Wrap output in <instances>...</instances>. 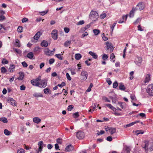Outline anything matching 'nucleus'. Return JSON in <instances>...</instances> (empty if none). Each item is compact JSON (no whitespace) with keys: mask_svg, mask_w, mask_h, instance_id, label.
<instances>
[{"mask_svg":"<svg viewBox=\"0 0 153 153\" xmlns=\"http://www.w3.org/2000/svg\"><path fill=\"white\" fill-rule=\"evenodd\" d=\"M98 17V14L97 12L94 11H91L89 15V18L91 20L95 21L97 19Z\"/></svg>","mask_w":153,"mask_h":153,"instance_id":"nucleus-1","label":"nucleus"},{"mask_svg":"<svg viewBox=\"0 0 153 153\" xmlns=\"http://www.w3.org/2000/svg\"><path fill=\"white\" fill-rule=\"evenodd\" d=\"M48 80L46 79L41 80L39 83L38 87L41 88H45L47 85Z\"/></svg>","mask_w":153,"mask_h":153,"instance_id":"nucleus-2","label":"nucleus"},{"mask_svg":"<svg viewBox=\"0 0 153 153\" xmlns=\"http://www.w3.org/2000/svg\"><path fill=\"white\" fill-rule=\"evenodd\" d=\"M80 75V79L82 81H85L88 78V73L85 71H82Z\"/></svg>","mask_w":153,"mask_h":153,"instance_id":"nucleus-3","label":"nucleus"},{"mask_svg":"<svg viewBox=\"0 0 153 153\" xmlns=\"http://www.w3.org/2000/svg\"><path fill=\"white\" fill-rule=\"evenodd\" d=\"M106 46L105 47L106 50H108L110 52L113 51L114 48L112 44L108 42H107L105 43Z\"/></svg>","mask_w":153,"mask_h":153,"instance_id":"nucleus-4","label":"nucleus"},{"mask_svg":"<svg viewBox=\"0 0 153 153\" xmlns=\"http://www.w3.org/2000/svg\"><path fill=\"white\" fill-rule=\"evenodd\" d=\"M153 84L149 85L146 89V91L149 95L153 96Z\"/></svg>","mask_w":153,"mask_h":153,"instance_id":"nucleus-5","label":"nucleus"},{"mask_svg":"<svg viewBox=\"0 0 153 153\" xmlns=\"http://www.w3.org/2000/svg\"><path fill=\"white\" fill-rule=\"evenodd\" d=\"M145 7V4L142 2L139 3L136 6L135 8L136 10H143Z\"/></svg>","mask_w":153,"mask_h":153,"instance_id":"nucleus-6","label":"nucleus"},{"mask_svg":"<svg viewBox=\"0 0 153 153\" xmlns=\"http://www.w3.org/2000/svg\"><path fill=\"white\" fill-rule=\"evenodd\" d=\"M151 143L148 141H145L142 143V147L145 149L146 150H149L150 144Z\"/></svg>","mask_w":153,"mask_h":153,"instance_id":"nucleus-7","label":"nucleus"},{"mask_svg":"<svg viewBox=\"0 0 153 153\" xmlns=\"http://www.w3.org/2000/svg\"><path fill=\"white\" fill-rule=\"evenodd\" d=\"M76 136L79 139H82L85 137V134L84 132L79 131L76 132Z\"/></svg>","mask_w":153,"mask_h":153,"instance_id":"nucleus-8","label":"nucleus"},{"mask_svg":"<svg viewBox=\"0 0 153 153\" xmlns=\"http://www.w3.org/2000/svg\"><path fill=\"white\" fill-rule=\"evenodd\" d=\"M131 147L125 146H124L123 148L122 152L123 153H130V151L131 150Z\"/></svg>","mask_w":153,"mask_h":153,"instance_id":"nucleus-9","label":"nucleus"},{"mask_svg":"<svg viewBox=\"0 0 153 153\" xmlns=\"http://www.w3.org/2000/svg\"><path fill=\"white\" fill-rule=\"evenodd\" d=\"M40 80V78H37L35 79L32 80L31 82L33 85L38 87L39 81Z\"/></svg>","mask_w":153,"mask_h":153,"instance_id":"nucleus-10","label":"nucleus"},{"mask_svg":"<svg viewBox=\"0 0 153 153\" xmlns=\"http://www.w3.org/2000/svg\"><path fill=\"white\" fill-rule=\"evenodd\" d=\"M57 30L56 29L53 30L52 32V37L54 40H56L57 39Z\"/></svg>","mask_w":153,"mask_h":153,"instance_id":"nucleus-11","label":"nucleus"},{"mask_svg":"<svg viewBox=\"0 0 153 153\" xmlns=\"http://www.w3.org/2000/svg\"><path fill=\"white\" fill-rule=\"evenodd\" d=\"M7 100L8 102H10L11 104L13 106H16V101L13 100L12 98H9Z\"/></svg>","mask_w":153,"mask_h":153,"instance_id":"nucleus-12","label":"nucleus"},{"mask_svg":"<svg viewBox=\"0 0 153 153\" xmlns=\"http://www.w3.org/2000/svg\"><path fill=\"white\" fill-rule=\"evenodd\" d=\"M53 51H51L47 48L44 51V53L45 54L48 56H51L53 55Z\"/></svg>","mask_w":153,"mask_h":153,"instance_id":"nucleus-13","label":"nucleus"},{"mask_svg":"<svg viewBox=\"0 0 153 153\" xmlns=\"http://www.w3.org/2000/svg\"><path fill=\"white\" fill-rule=\"evenodd\" d=\"M118 105L123 109L126 108V105L124 102H118Z\"/></svg>","mask_w":153,"mask_h":153,"instance_id":"nucleus-14","label":"nucleus"},{"mask_svg":"<svg viewBox=\"0 0 153 153\" xmlns=\"http://www.w3.org/2000/svg\"><path fill=\"white\" fill-rule=\"evenodd\" d=\"M67 152H70L74 150V147L71 145H68L65 149Z\"/></svg>","mask_w":153,"mask_h":153,"instance_id":"nucleus-15","label":"nucleus"},{"mask_svg":"<svg viewBox=\"0 0 153 153\" xmlns=\"http://www.w3.org/2000/svg\"><path fill=\"white\" fill-rule=\"evenodd\" d=\"M42 35V33L40 32H38L35 35L33 38L34 39L37 40L39 38L40 36Z\"/></svg>","mask_w":153,"mask_h":153,"instance_id":"nucleus-16","label":"nucleus"},{"mask_svg":"<svg viewBox=\"0 0 153 153\" xmlns=\"http://www.w3.org/2000/svg\"><path fill=\"white\" fill-rule=\"evenodd\" d=\"M48 45V42L45 40H44L41 43V45L43 47H46Z\"/></svg>","mask_w":153,"mask_h":153,"instance_id":"nucleus-17","label":"nucleus"},{"mask_svg":"<svg viewBox=\"0 0 153 153\" xmlns=\"http://www.w3.org/2000/svg\"><path fill=\"white\" fill-rule=\"evenodd\" d=\"M150 80V75L147 74L146 75V78L144 80V82L146 83L149 82Z\"/></svg>","mask_w":153,"mask_h":153,"instance_id":"nucleus-18","label":"nucleus"},{"mask_svg":"<svg viewBox=\"0 0 153 153\" xmlns=\"http://www.w3.org/2000/svg\"><path fill=\"white\" fill-rule=\"evenodd\" d=\"M89 53L92 56L93 58L94 59H97L98 57V56L95 53H94L92 51H89Z\"/></svg>","mask_w":153,"mask_h":153,"instance_id":"nucleus-19","label":"nucleus"},{"mask_svg":"<svg viewBox=\"0 0 153 153\" xmlns=\"http://www.w3.org/2000/svg\"><path fill=\"white\" fill-rule=\"evenodd\" d=\"M116 129L115 128L109 127L108 128V131H109L111 134H112L116 132Z\"/></svg>","mask_w":153,"mask_h":153,"instance_id":"nucleus-20","label":"nucleus"},{"mask_svg":"<svg viewBox=\"0 0 153 153\" xmlns=\"http://www.w3.org/2000/svg\"><path fill=\"white\" fill-rule=\"evenodd\" d=\"M34 122L36 123H39L41 121V120L38 117H35L33 118Z\"/></svg>","mask_w":153,"mask_h":153,"instance_id":"nucleus-21","label":"nucleus"},{"mask_svg":"<svg viewBox=\"0 0 153 153\" xmlns=\"http://www.w3.org/2000/svg\"><path fill=\"white\" fill-rule=\"evenodd\" d=\"M34 55L33 53L32 52H30L29 53H28L27 54V56L28 58L30 59H34L33 58V57Z\"/></svg>","mask_w":153,"mask_h":153,"instance_id":"nucleus-22","label":"nucleus"},{"mask_svg":"<svg viewBox=\"0 0 153 153\" xmlns=\"http://www.w3.org/2000/svg\"><path fill=\"white\" fill-rule=\"evenodd\" d=\"M136 10L135 8L133 7L129 13V16L130 17H132L134 16V13L135 11Z\"/></svg>","mask_w":153,"mask_h":153,"instance_id":"nucleus-23","label":"nucleus"},{"mask_svg":"<svg viewBox=\"0 0 153 153\" xmlns=\"http://www.w3.org/2000/svg\"><path fill=\"white\" fill-rule=\"evenodd\" d=\"M19 76L18 77V79L19 80H22L24 77V75L23 72L19 73Z\"/></svg>","mask_w":153,"mask_h":153,"instance_id":"nucleus-24","label":"nucleus"},{"mask_svg":"<svg viewBox=\"0 0 153 153\" xmlns=\"http://www.w3.org/2000/svg\"><path fill=\"white\" fill-rule=\"evenodd\" d=\"M15 45L16 46L19 47L21 46L20 41L17 39L15 40Z\"/></svg>","mask_w":153,"mask_h":153,"instance_id":"nucleus-25","label":"nucleus"},{"mask_svg":"<svg viewBox=\"0 0 153 153\" xmlns=\"http://www.w3.org/2000/svg\"><path fill=\"white\" fill-rule=\"evenodd\" d=\"M119 89L121 90H124L126 88L124 85L122 83H119Z\"/></svg>","mask_w":153,"mask_h":153,"instance_id":"nucleus-26","label":"nucleus"},{"mask_svg":"<svg viewBox=\"0 0 153 153\" xmlns=\"http://www.w3.org/2000/svg\"><path fill=\"white\" fill-rule=\"evenodd\" d=\"M82 57V55L79 53H76L75 54V58L77 60L80 59Z\"/></svg>","mask_w":153,"mask_h":153,"instance_id":"nucleus-27","label":"nucleus"},{"mask_svg":"<svg viewBox=\"0 0 153 153\" xmlns=\"http://www.w3.org/2000/svg\"><path fill=\"white\" fill-rule=\"evenodd\" d=\"M71 43V41L67 40L65 42L64 45L65 47H67L70 45Z\"/></svg>","mask_w":153,"mask_h":153,"instance_id":"nucleus-28","label":"nucleus"},{"mask_svg":"<svg viewBox=\"0 0 153 153\" xmlns=\"http://www.w3.org/2000/svg\"><path fill=\"white\" fill-rule=\"evenodd\" d=\"M0 121L3 122L4 123H6L7 122V120L6 117H1L0 118Z\"/></svg>","mask_w":153,"mask_h":153,"instance_id":"nucleus-29","label":"nucleus"},{"mask_svg":"<svg viewBox=\"0 0 153 153\" xmlns=\"http://www.w3.org/2000/svg\"><path fill=\"white\" fill-rule=\"evenodd\" d=\"M55 56L56 57L60 60H62L63 59V57L61 56V54H55Z\"/></svg>","mask_w":153,"mask_h":153,"instance_id":"nucleus-30","label":"nucleus"},{"mask_svg":"<svg viewBox=\"0 0 153 153\" xmlns=\"http://www.w3.org/2000/svg\"><path fill=\"white\" fill-rule=\"evenodd\" d=\"M93 31L94 35L96 36L98 35L100 33V30L98 29H94Z\"/></svg>","mask_w":153,"mask_h":153,"instance_id":"nucleus-31","label":"nucleus"},{"mask_svg":"<svg viewBox=\"0 0 153 153\" xmlns=\"http://www.w3.org/2000/svg\"><path fill=\"white\" fill-rule=\"evenodd\" d=\"M4 133L6 135H9L11 134V132L7 129H5L4 130Z\"/></svg>","mask_w":153,"mask_h":153,"instance_id":"nucleus-32","label":"nucleus"},{"mask_svg":"<svg viewBox=\"0 0 153 153\" xmlns=\"http://www.w3.org/2000/svg\"><path fill=\"white\" fill-rule=\"evenodd\" d=\"M15 66L14 65H11L10 67V71L11 72H13L15 69Z\"/></svg>","mask_w":153,"mask_h":153,"instance_id":"nucleus-33","label":"nucleus"},{"mask_svg":"<svg viewBox=\"0 0 153 153\" xmlns=\"http://www.w3.org/2000/svg\"><path fill=\"white\" fill-rule=\"evenodd\" d=\"M50 91V89L48 88H45L44 89V92L45 94L49 93Z\"/></svg>","mask_w":153,"mask_h":153,"instance_id":"nucleus-34","label":"nucleus"},{"mask_svg":"<svg viewBox=\"0 0 153 153\" xmlns=\"http://www.w3.org/2000/svg\"><path fill=\"white\" fill-rule=\"evenodd\" d=\"M135 132L137 135L140 134H143L144 133V132L141 130H137L135 131Z\"/></svg>","mask_w":153,"mask_h":153,"instance_id":"nucleus-35","label":"nucleus"},{"mask_svg":"<svg viewBox=\"0 0 153 153\" xmlns=\"http://www.w3.org/2000/svg\"><path fill=\"white\" fill-rule=\"evenodd\" d=\"M138 60L136 61L135 62L137 64H138L141 63L142 61V59L141 57H138L137 58Z\"/></svg>","mask_w":153,"mask_h":153,"instance_id":"nucleus-36","label":"nucleus"},{"mask_svg":"<svg viewBox=\"0 0 153 153\" xmlns=\"http://www.w3.org/2000/svg\"><path fill=\"white\" fill-rule=\"evenodd\" d=\"M1 73L3 74L6 73L7 71V70L4 67H2L1 68Z\"/></svg>","mask_w":153,"mask_h":153,"instance_id":"nucleus-37","label":"nucleus"},{"mask_svg":"<svg viewBox=\"0 0 153 153\" xmlns=\"http://www.w3.org/2000/svg\"><path fill=\"white\" fill-rule=\"evenodd\" d=\"M73 115L74 118H76L79 116V112H76L75 113L73 114Z\"/></svg>","mask_w":153,"mask_h":153,"instance_id":"nucleus-38","label":"nucleus"},{"mask_svg":"<svg viewBox=\"0 0 153 153\" xmlns=\"http://www.w3.org/2000/svg\"><path fill=\"white\" fill-rule=\"evenodd\" d=\"M93 86V84L92 83H91L90 84V85L89 86L88 88L86 90V91L88 92H90L91 90V88Z\"/></svg>","mask_w":153,"mask_h":153,"instance_id":"nucleus-39","label":"nucleus"},{"mask_svg":"<svg viewBox=\"0 0 153 153\" xmlns=\"http://www.w3.org/2000/svg\"><path fill=\"white\" fill-rule=\"evenodd\" d=\"M102 39L104 41H106L108 39V38L105 36L104 33L102 34Z\"/></svg>","mask_w":153,"mask_h":153,"instance_id":"nucleus-40","label":"nucleus"},{"mask_svg":"<svg viewBox=\"0 0 153 153\" xmlns=\"http://www.w3.org/2000/svg\"><path fill=\"white\" fill-rule=\"evenodd\" d=\"M149 150L150 151H152L153 150V143H150V146L149 148Z\"/></svg>","mask_w":153,"mask_h":153,"instance_id":"nucleus-41","label":"nucleus"},{"mask_svg":"<svg viewBox=\"0 0 153 153\" xmlns=\"http://www.w3.org/2000/svg\"><path fill=\"white\" fill-rule=\"evenodd\" d=\"M22 26H19L17 29V31L19 33H22Z\"/></svg>","mask_w":153,"mask_h":153,"instance_id":"nucleus-42","label":"nucleus"},{"mask_svg":"<svg viewBox=\"0 0 153 153\" xmlns=\"http://www.w3.org/2000/svg\"><path fill=\"white\" fill-rule=\"evenodd\" d=\"M106 16V14L105 13H102L100 15V18L101 19H104Z\"/></svg>","mask_w":153,"mask_h":153,"instance_id":"nucleus-43","label":"nucleus"},{"mask_svg":"<svg viewBox=\"0 0 153 153\" xmlns=\"http://www.w3.org/2000/svg\"><path fill=\"white\" fill-rule=\"evenodd\" d=\"M118 83L117 81H115L113 84V87L114 88H116L118 86Z\"/></svg>","mask_w":153,"mask_h":153,"instance_id":"nucleus-44","label":"nucleus"},{"mask_svg":"<svg viewBox=\"0 0 153 153\" xmlns=\"http://www.w3.org/2000/svg\"><path fill=\"white\" fill-rule=\"evenodd\" d=\"M33 96L35 97H42L43 95L41 94L35 93L33 94Z\"/></svg>","mask_w":153,"mask_h":153,"instance_id":"nucleus-45","label":"nucleus"},{"mask_svg":"<svg viewBox=\"0 0 153 153\" xmlns=\"http://www.w3.org/2000/svg\"><path fill=\"white\" fill-rule=\"evenodd\" d=\"M95 109V107H94L93 106H91L90 108L89 111L92 113L94 111Z\"/></svg>","mask_w":153,"mask_h":153,"instance_id":"nucleus-46","label":"nucleus"},{"mask_svg":"<svg viewBox=\"0 0 153 153\" xmlns=\"http://www.w3.org/2000/svg\"><path fill=\"white\" fill-rule=\"evenodd\" d=\"M108 58V56L106 54H104L102 56V59L103 60H105Z\"/></svg>","mask_w":153,"mask_h":153,"instance_id":"nucleus-47","label":"nucleus"},{"mask_svg":"<svg viewBox=\"0 0 153 153\" xmlns=\"http://www.w3.org/2000/svg\"><path fill=\"white\" fill-rule=\"evenodd\" d=\"M102 100H104L105 102H110L111 101L107 98L106 97H104L102 98Z\"/></svg>","mask_w":153,"mask_h":153,"instance_id":"nucleus-48","label":"nucleus"},{"mask_svg":"<svg viewBox=\"0 0 153 153\" xmlns=\"http://www.w3.org/2000/svg\"><path fill=\"white\" fill-rule=\"evenodd\" d=\"M65 83L64 82H62L61 84H59L57 85V86H59L60 87L62 88L63 86H65Z\"/></svg>","mask_w":153,"mask_h":153,"instance_id":"nucleus-49","label":"nucleus"},{"mask_svg":"<svg viewBox=\"0 0 153 153\" xmlns=\"http://www.w3.org/2000/svg\"><path fill=\"white\" fill-rule=\"evenodd\" d=\"M17 153H25V150L23 149H20L18 150Z\"/></svg>","mask_w":153,"mask_h":153,"instance_id":"nucleus-50","label":"nucleus"},{"mask_svg":"<svg viewBox=\"0 0 153 153\" xmlns=\"http://www.w3.org/2000/svg\"><path fill=\"white\" fill-rule=\"evenodd\" d=\"M48 12V11H44L39 12L40 14L42 16H44Z\"/></svg>","mask_w":153,"mask_h":153,"instance_id":"nucleus-51","label":"nucleus"},{"mask_svg":"<svg viewBox=\"0 0 153 153\" xmlns=\"http://www.w3.org/2000/svg\"><path fill=\"white\" fill-rule=\"evenodd\" d=\"M116 23H114L113 24L112 26H111V33H112L113 30H114V28L115 26V25H116Z\"/></svg>","mask_w":153,"mask_h":153,"instance_id":"nucleus-52","label":"nucleus"},{"mask_svg":"<svg viewBox=\"0 0 153 153\" xmlns=\"http://www.w3.org/2000/svg\"><path fill=\"white\" fill-rule=\"evenodd\" d=\"M40 49V48L39 47H36L34 48V51L35 52H39V50Z\"/></svg>","mask_w":153,"mask_h":153,"instance_id":"nucleus-53","label":"nucleus"},{"mask_svg":"<svg viewBox=\"0 0 153 153\" xmlns=\"http://www.w3.org/2000/svg\"><path fill=\"white\" fill-rule=\"evenodd\" d=\"M8 62V61L5 59H3L2 61V63L3 64H6Z\"/></svg>","mask_w":153,"mask_h":153,"instance_id":"nucleus-54","label":"nucleus"},{"mask_svg":"<svg viewBox=\"0 0 153 153\" xmlns=\"http://www.w3.org/2000/svg\"><path fill=\"white\" fill-rule=\"evenodd\" d=\"M84 23L85 22L84 20H81L78 22L77 23V25H82L84 24Z\"/></svg>","mask_w":153,"mask_h":153,"instance_id":"nucleus-55","label":"nucleus"},{"mask_svg":"<svg viewBox=\"0 0 153 153\" xmlns=\"http://www.w3.org/2000/svg\"><path fill=\"white\" fill-rule=\"evenodd\" d=\"M141 20V19L140 18H137L136 20L134 22V24H136L139 23Z\"/></svg>","mask_w":153,"mask_h":153,"instance_id":"nucleus-56","label":"nucleus"},{"mask_svg":"<svg viewBox=\"0 0 153 153\" xmlns=\"http://www.w3.org/2000/svg\"><path fill=\"white\" fill-rule=\"evenodd\" d=\"M105 132L103 130H101L100 132L99 131H97V134L98 135H102L104 134Z\"/></svg>","mask_w":153,"mask_h":153,"instance_id":"nucleus-57","label":"nucleus"},{"mask_svg":"<svg viewBox=\"0 0 153 153\" xmlns=\"http://www.w3.org/2000/svg\"><path fill=\"white\" fill-rule=\"evenodd\" d=\"M14 50L18 54H21L22 53L21 51L19 49H18L16 48H14Z\"/></svg>","mask_w":153,"mask_h":153,"instance_id":"nucleus-58","label":"nucleus"},{"mask_svg":"<svg viewBox=\"0 0 153 153\" xmlns=\"http://www.w3.org/2000/svg\"><path fill=\"white\" fill-rule=\"evenodd\" d=\"M134 123H133V122H132L128 124H127L125 126V127L127 128V127L131 126H133L134 124Z\"/></svg>","mask_w":153,"mask_h":153,"instance_id":"nucleus-59","label":"nucleus"},{"mask_svg":"<svg viewBox=\"0 0 153 153\" xmlns=\"http://www.w3.org/2000/svg\"><path fill=\"white\" fill-rule=\"evenodd\" d=\"M57 142L59 144H61L62 143V139L61 138H58L56 140Z\"/></svg>","mask_w":153,"mask_h":153,"instance_id":"nucleus-60","label":"nucleus"},{"mask_svg":"<svg viewBox=\"0 0 153 153\" xmlns=\"http://www.w3.org/2000/svg\"><path fill=\"white\" fill-rule=\"evenodd\" d=\"M66 77H67V79L68 80H69V81L71 80V78L69 74L68 73H66Z\"/></svg>","mask_w":153,"mask_h":153,"instance_id":"nucleus-61","label":"nucleus"},{"mask_svg":"<svg viewBox=\"0 0 153 153\" xmlns=\"http://www.w3.org/2000/svg\"><path fill=\"white\" fill-rule=\"evenodd\" d=\"M106 81L108 83V84L109 85H110L112 83V82L111 80L109 78H108L106 79Z\"/></svg>","mask_w":153,"mask_h":153,"instance_id":"nucleus-62","label":"nucleus"},{"mask_svg":"<svg viewBox=\"0 0 153 153\" xmlns=\"http://www.w3.org/2000/svg\"><path fill=\"white\" fill-rule=\"evenodd\" d=\"M55 62V60L53 58L49 60V63L50 64H52L54 62Z\"/></svg>","mask_w":153,"mask_h":153,"instance_id":"nucleus-63","label":"nucleus"},{"mask_svg":"<svg viewBox=\"0 0 153 153\" xmlns=\"http://www.w3.org/2000/svg\"><path fill=\"white\" fill-rule=\"evenodd\" d=\"M73 108V106L72 105H69L68 107V110L69 111H71Z\"/></svg>","mask_w":153,"mask_h":153,"instance_id":"nucleus-64","label":"nucleus"}]
</instances>
